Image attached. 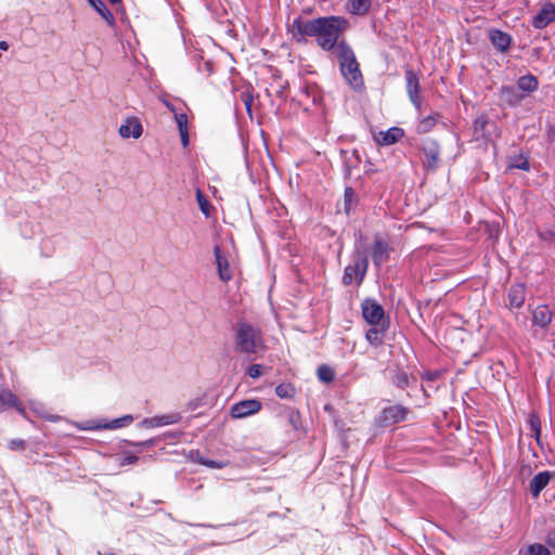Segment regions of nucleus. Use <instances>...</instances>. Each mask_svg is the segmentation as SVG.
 Listing matches in <instances>:
<instances>
[{"label":"nucleus","mask_w":555,"mask_h":555,"mask_svg":"<svg viewBox=\"0 0 555 555\" xmlns=\"http://www.w3.org/2000/svg\"><path fill=\"white\" fill-rule=\"evenodd\" d=\"M349 28L350 23L344 16H323L322 36L318 40V47L325 52H335L340 42H347L345 34Z\"/></svg>","instance_id":"nucleus-1"},{"label":"nucleus","mask_w":555,"mask_h":555,"mask_svg":"<svg viewBox=\"0 0 555 555\" xmlns=\"http://www.w3.org/2000/svg\"><path fill=\"white\" fill-rule=\"evenodd\" d=\"M234 330L236 349L240 352L250 356L264 350L266 347L259 328L246 322H238Z\"/></svg>","instance_id":"nucleus-2"},{"label":"nucleus","mask_w":555,"mask_h":555,"mask_svg":"<svg viewBox=\"0 0 555 555\" xmlns=\"http://www.w3.org/2000/svg\"><path fill=\"white\" fill-rule=\"evenodd\" d=\"M339 62V69L344 78L353 88L363 86V78L356 54L348 42H340L334 52Z\"/></svg>","instance_id":"nucleus-3"},{"label":"nucleus","mask_w":555,"mask_h":555,"mask_svg":"<svg viewBox=\"0 0 555 555\" xmlns=\"http://www.w3.org/2000/svg\"><path fill=\"white\" fill-rule=\"evenodd\" d=\"M369 328L365 337L371 345L380 346L390 326L389 314H362Z\"/></svg>","instance_id":"nucleus-4"},{"label":"nucleus","mask_w":555,"mask_h":555,"mask_svg":"<svg viewBox=\"0 0 555 555\" xmlns=\"http://www.w3.org/2000/svg\"><path fill=\"white\" fill-rule=\"evenodd\" d=\"M315 18H305L298 15L286 24L287 34L296 43H307L314 33Z\"/></svg>","instance_id":"nucleus-5"},{"label":"nucleus","mask_w":555,"mask_h":555,"mask_svg":"<svg viewBox=\"0 0 555 555\" xmlns=\"http://www.w3.org/2000/svg\"><path fill=\"white\" fill-rule=\"evenodd\" d=\"M367 268V257L365 255L358 254L352 263L345 268L343 283L345 285H351L352 283L360 285L366 274Z\"/></svg>","instance_id":"nucleus-6"},{"label":"nucleus","mask_w":555,"mask_h":555,"mask_svg":"<svg viewBox=\"0 0 555 555\" xmlns=\"http://www.w3.org/2000/svg\"><path fill=\"white\" fill-rule=\"evenodd\" d=\"M410 414V410L401 404L386 406L378 415L377 423L380 426H391L404 422Z\"/></svg>","instance_id":"nucleus-7"},{"label":"nucleus","mask_w":555,"mask_h":555,"mask_svg":"<svg viewBox=\"0 0 555 555\" xmlns=\"http://www.w3.org/2000/svg\"><path fill=\"white\" fill-rule=\"evenodd\" d=\"M214 255L219 279L224 283L230 282L234 278L236 270L235 266L230 261V256L223 254L218 245L214 247Z\"/></svg>","instance_id":"nucleus-8"},{"label":"nucleus","mask_w":555,"mask_h":555,"mask_svg":"<svg viewBox=\"0 0 555 555\" xmlns=\"http://www.w3.org/2000/svg\"><path fill=\"white\" fill-rule=\"evenodd\" d=\"M423 153L425 155V160L423 163V168L427 172H434L438 169L440 163V147L435 141H430L424 144Z\"/></svg>","instance_id":"nucleus-9"},{"label":"nucleus","mask_w":555,"mask_h":555,"mask_svg":"<svg viewBox=\"0 0 555 555\" xmlns=\"http://www.w3.org/2000/svg\"><path fill=\"white\" fill-rule=\"evenodd\" d=\"M261 410V402L257 399L243 400L232 405L231 416L243 418L253 415Z\"/></svg>","instance_id":"nucleus-10"},{"label":"nucleus","mask_w":555,"mask_h":555,"mask_svg":"<svg viewBox=\"0 0 555 555\" xmlns=\"http://www.w3.org/2000/svg\"><path fill=\"white\" fill-rule=\"evenodd\" d=\"M405 86L409 98L415 106L421 105V86L418 75L411 68H406L404 72Z\"/></svg>","instance_id":"nucleus-11"},{"label":"nucleus","mask_w":555,"mask_h":555,"mask_svg":"<svg viewBox=\"0 0 555 555\" xmlns=\"http://www.w3.org/2000/svg\"><path fill=\"white\" fill-rule=\"evenodd\" d=\"M14 409L17 413L25 416L26 409L23 402L10 389L0 390V412Z\"/></svg>","instance_id":"nucleus-12"},{"label":"nucleus","mask_w":555,"mask_h":555,"mask_svg":"<svg viewBox=\"0 0 555 555\" xmlns=\"http://www.w3.org/2000/svg\"><path fill=\"white\" fill-rule=\"evenodd\" d=\"M390 247L379 236H376L372 246V259L376 267H380L389 260Z\"/></svg>","instance_id":"nucleus-13"},{"label":"nucleus","mask_w":555,"mask_h":555,"mask_svg":"<svg viewBox=\"0 0 555 555\" xmlns=\"http://www.w3.org/2000/svg\"><path fill=\"white\" fill-rule=\"evenodd\" d=\"M555 21V5L546 3L532 20L534 28L542 29Z\"/></svg>","instance_id":"nucleus-14"},{"label":"nucleus","mask_w":555,"mask_h":555,"mask_svg":"<svg viewBox=\"0 0 555 555\" xmlns=\"http://www.w3.org/2000/svg\"><path fill=\"white\" fill-rule=\"evenodd\" d=\"M142 125L135 117L126 119L125 124H122L119 127V134L125 139H128L130 137L133 139H138L142 135Z\"/></svg>","instance_id":"nucleus-15"},{"label":"nucleus","mask_w":555,"mask_h":555,"mask_svg":"<svg viewBox=\"0 0 555 555\" xmlns=\"http://www.w3.org/2000/svg\"><path fill=\"white\" fill-rule=\"evenodd\" d=\"M554 476V473L551 472H541L537 474L529 483V490L533 498H538L543 489L548 485L551 478Z\"/></svg>","instance_id":"nucleus-16"},{"label":"nucleus","mask_w":555,"mask_h":555,"mask_svg":"<svg viewBox=\"0 0 555 555\" xmlns=\"http://www.w3.org/2000/svg\"><path fill=\"white\" fill-rule=\"evenodd\" d=\"M404 135L403 129L399 127H391L386 131L378 132L375 141L379 145H391L397 143Z\"/></svg>","instance_id":"nucleus-17"},{"label":"nucleus","mask_w":555,"mask_h":555,"mask_svg":"<svg viewBox=\"0 0 555 555\" xmlns=\"http://www.w3.org/2000/svg\"><path fill=\"white\" fill-rule=\"evenodd\" d=\"M489 37L492 44L501 52L507 51L512 43V37L498 29L490 30Z\"/></svg>","instance_id":"nucleus-18"},{"label":"nucleus","mask_w":555,"mask_h":555,"mask_svg":"<svg viewBox=\"0 0 555 555\" xmlns=\"http://www.w3.org/2000/svg\"><path fill=\"white\" fill-rule=\"evenodd\" d=\"M508 304L509 308L518 309L525 301V287L522 284H515L509 288L508 292Z\"/></svg>","instance_id":"nucleus-19"},{"label":"nucleus","mask_w":555,"mask_h":555,"mask_svg":"<svg viewBox=\"0 0 555 555\" xmlns=\"http://www.w3.org/2000/svg\"><path fill=\"white\" fill-rule=\"evenodd\" d=\"M372 0H348L347 9L353 15H365L371 9Z\"/></svg>","instance_id":"nucleus-20"},{"label":"nucleus","mask_w":555,"mask_h":555,"mask_svg":"<svg viewBox=\"0 0 555 555\" xmlns=\"http://www.w3.org/2000/svg\"><path fill=\"white\" fill-rule=\"evenodd\" d=\"M88 2L109 26L115 25L113 13L106 8L102 0H88Z\"/></svg>","instance_id":"nucleus-21"},{"label":"nucleus","mask_w":555,"mask_h":555,"mask_svg":"<svg viewBox=\"0 0 555 555\" xmlns=\"http://www.w3.org/2000/svg\"><path fill=\"white\" fill-rule=\"evenodd\" d=\"M518 555H552L547 545L541 543H532L521 548Z\"/></svg>","instance_id":"nucleus-22"},{"label":"nucleus","mask_w":555,"mask_h":555,"mask_svg":"<svg viewBox=\"0 0 555 555\" xmlns=\"http://www.w3.org/2000/svg\"><path fill=\"white\" fill-rule=\"evenodd\" d=\"M358 204V198L354 190L352 188H346L344 192V205L346 214H350L354 210Z\"/></svg>","instance_id":"nucleus-23"},{"label":"nucleus","mask_w":555,"mask_h":555,"mask_svg":"<svg viewBox=\"0 0 555 555\" xmlns=\"http://www.w3.org/2000/svg\"><path fill=\"white\" fill-rule=\"evenodd\" d=\"M275 395L281 399H294L296 388L291 383H282L275 387Z\"/></svg>","instance_id":"nucleus-24"},{"label":"nucleus","mask_w":555,"mask_h":555,"mask_svg":"<svg viewBox=\"0 0 555 555\" xmlns=\"http://www.w3.org/2000/svg\"><path fill=\"white\" fill-rule=\"evenodd\" d=\"M517 86L522 91L532 92L538 87V80L532 75H526L518 79Z\"/></svg>","instance_id":"nucleus-25"},{"label":"nucleus","mask_w":555,"mask_h":555,"mask_svg":"<svg viewBox=\"0 0 555 555\" xmlns=\"http://www.w3.org/2000/svg\"><path fill=\"white\" fill-rule=\"evenodd\" d=\"M439 117L440 115L438 113H433L429 116L424 117L418 124V132L426 133L430 131L435 127Z\"/></svg>","instance_id":"nucleus-26"},{"label":"nucleus","mask_w":555,"mask_h":555,"mask_svg":"<svg viewBox=\"0 0 555 555\" xmlns=\"http://www.w3.org/2000/svg\"><path fill=\"white\" fill-rule=\"evenodd\" d=\"M318 378L323 383H331L335 378V371L327 364H322L317 370Z\"/></svg>","instance_id":"nucleus-27"},{"label":"nucleus","mask_w":555,"mask_h":555,"mask_svg":"<svg viewBox=\"0 0 555 555\" xmlns=\"http://www.w3.org/2000/svg\"><path fill=\"white\" fill-rule=\"evenodd\" d=\"M474 135L477 141L486 137V117L483 115L477 117L474 121Z\"/></svg>","instance_id":"nucleus-28"},{"label":"nucleus","mask_w":555,"mask_h":555,"mask_svg":"<svg viewBox=\"0 0 555 555\" xmlns=\"http://www.w3.org/2000/svg\"><path fill=\"white\" fill-rule=\"evenodd\" d=\"M196 201H197V204H198V207H199L201 211L206 217H209L211 205H210L209 201L206 198V196L203 194V192L201 190L196 191Z\"/></svg>","instance_id":"nucleus-29"},{"label":"nucleus","mask_w":555,"mask_h":555,"mask_svg":"<svg viewBox=\"0 0 555 555\" xmlns=\"http://www.w3.org/2000/svg\"><path fill=\"white\" fill-rule=\"evenodd\" d=\"M362 312H384V309L376 300L367 298L362 302Z\"/></svg>","instance_id":"nucleus-30"},{"label":"nucleus","mask_w":555,"mask_h":555,"mask_svg":"<svg viewBox=\"0 0 555 555\" xmlns=\"http://www.w3.org/2000/svg\"><path fill=\"white\" fill-rule=\"evenodd\" d=\"M508 166L509 168H517L521 170H529L530 168L528 159L522 155L513 157Z\"/></svg>","instance_id":"nucleus-31"},{"label":"nucleus","mask_w":555,"mask_h":555,"mask_svg":"<svg viewBox=\"0 0 555 555\" xmlns=\"http://www.w3.org/2000/svg\"><path fill=\"white\" fill-rule=\"evenodd\" d=\"M532 325L544 328L552 321V314H532Z\"/></svg>","instance_id":"nucleus-32"},{"label":"nucleus","mask_w":555,"mask_h":555,"mask_svg":"<svg viewBox=\"0 0 555 555\" xmlns=\"http://www.w3.org/2000/svg\"><path fill=\"white\" fill-rule=\"evenodd\" d=\"M393 384L399 388H404L409 384V375L405 372H398L393 377Z\"/></svg>","instance_id":"nucleus-33"},{"label":"nucleus","mask_w":555,"mask_h":555,"mask_svg":"<svg viewBox=\"0 0 555 555\" xmlns=\"http://www.w3.org/2000/svg\"><path fill=\"white\" fill-rule=\"evenodd\" d=\"M158 417H159V422L162 423V426L176 424L180 420V416L177 413L168 414V415H162V416H158Z\"/></svg>","instance_id":"nucleus-34"},{"label":"nucleus","mask_w":555,"mask_h":555,"mask_svg":"<svg viewBox=\"0 0 555 555\" xmlns=\"http://www.w3.org/2000/svg\"><path fill=\"white\" fill-rule=\"evenodd\" d=\"M132 422V416L127 415L118 420H114L109 425H105L104 428H118L120 426H124L125 424H129Z\"/></svg>","instance_id":"nucleus-35"},{"label":"nucleus","mask_w":555,"mask_h":555,"mask_svg":"<svg viewBox=\"0 0 555 555\" xmlns=\"http://www.w3.org/2000/svg\"><path fill=\"white\" fill-rule=\"evenodd\" d=\"M8 448L12 451H24L26 442L23 439H12L9 441Z\"/></svg>","instance_id":"nucleus-36"},{"label":"nucleus","mask_w":555,"mask_h":555,"mask_svg":"<svg viewBox=\"0 0 555 555\" xmlns=\"http://www.w3.org/2000/svg\"><path fill=\"white\" fill-rule=\"evenodd\" d=\"M322 23H323V16L315 17V23L313 27V35L312 38L315 40V43L318 44L319 38L322 36Z\"/></svg>","instance_id":"nucleus-37"},{"label":"nucleus","mask_w":555,"mask_h":555,"mask_svg":"<svg viewBox=\"0 0 555 555\" xmlns=\"http://www.w3.org/2000/svg\"><path fill=\"white\" fill-rule=\"evenodd\" d=\"M247 374L251 378H258L263 374V366L261 364H251L248 367Z\"/></svg>","instance_id":"nucleus-38"},{"label":"nucleus","mask_w":555,"mask_h":555,"mask_svg":"<svg viewBox=\"0 0 555 555\" xmlns=\"http://www.w3.org/2000/svg\"><path fill=\"white\" fill-rule=\"evenodd\" d=\"M139 461V457L131 453H125L124 456L120 459L119 465L126 466L135 464Z\"/></svg>","instance_id":"nucleus-39"},{"label":"nucleus","mask_w":555,"mask_h":555,"mask_svg":"<svg viewBox=\"0 0 555 555\" xmlns=\"http://www.w3.org/2000/svg\"><path fill=\"white\" fill-rule=\"evenodd\" d=\"M442 375L441 371H426L422 374V378L426 382H434Z\"/></svg>","instance_id":"nucleus-40"},{"label":"nucleus","mask_w":555,"mask_h":555,"mask_svg":"<svg viewBox=\"0 0 555 555\" xmlns=\"http://www.w3.org/2000/svg\"><path fill=\"white\" fill-rule=\"evenodd\" d=\"M176 120L178 124L179 132H185L186 130V124H188V116L185 114H179L176 116Z\"/></svg>","instance_id":"nucleus-41"},{"label":"nucleus","mask_w":555,"mask_h":555,"mask_svg":"<svg viewBox=\"0 0 555 555\" xmlns=\"http://www.w3.org/2000/svg\"><path fill=\"white\" fill-rule=\"evenodd\" d=\"M545 544L555 550V527L547 532L545 537Z\"/></svg>","instance_id":"nucleus-42"},{"label":"nucleus","mask_w":555,"mask_h":555,"mask_svg":"<svg viewBox=\"0 0 555 555\" xmlns=\"http://www.w3.org/2000/svg\"><path fill=\"white\" fill-rule=\"evenodd\" d=\"M204 464L210 468H223L225 466L224 463L222 462H217V461H205Z\"/></svg>","instance_id":"nucleus-43"},{"label":"nucleus","mask_w":555,"mask_h":555,"mask_svg":"<svg viewBox=\"0 0 555 555\" xmlns=\"http://www.w3.org/2000/svg\"><path fill=\"white\" fill-rule=\"evenodd\" d=\"M144 423L147 424L150 427H159V426H162V423L159 422V417L158 416H154L152 418L145 420Z\"/></svg>","instance_id":"nucleus-44"},{"label":"nucleus","mask_w":555,"mask_h":555,"mask_svg":"<svg viewBox=\"0 0 555 555\" xmlns=\"http://www.w3.org/2000/svg\"><path fill=\"white\" fill-rule=\"evenodd\" d=\"M531 430H535V428H541L540 420L537 416H531L530 418Z\"/></svg>","instance_id":"nucleus-45"},{"label":"nucleus","mask_w":555,"mask_h":555,"mask_svg":"<svg viewBox=\"0 0 555 555\" xmlns=\"http://www.w3.org/2000/svg\"><path fill=\"white\" fill-rule=\"evenodd\" d=\"M180 137H181V142L183 144V146H186L189 144V134H188V129L185 130V132H180Z\"/></svg>","instance_id":"nucleus-46"},{"label":"nucleus","mask_w":555,"mask_h":555,"mask_svg":"<svg viewBox=\"0 0 555 555\" xmlns=\"http://www.w3.org/2000/svg\"><path fill=\"white\" fill-rule=\"evenodd\" d=\"M251 102H253V98L250 95H247L246 99H244L245 107H246L247 112H249V113H250Z\"/></svg>","instance_id":"nucleus-47"},{"label":"nucleus","mask_w":555,"mask_h":555,"mask_svg":"<svg viewBox=\"0 0 555 555\" xmlns=\"http://www.w3.org/2000/svg\"><path fill=\"white\" fill-rule=\"evenodd\" d=\"M540 435H541V428H535V430L532 431V436L535 438L538 443H540Z\"/></svg>","instance_id":"nucleus-48"},{"label":"nucleus","mask_w":555,"mask_h":555,"mask_svg":"<svg viewBox=\"0 0 555 555\" xmlns=\"http://www.w3.org/2000/svg\"><path fill=\"white\" fill-rule=\"evenodd\" d=\"M9 49V43L7 41H0V50L7 51Z\"/></svg>","instance_id":"nucleus-49"},{"label":"nucleus","mask_w":555,"mask_h":555,"mask_svg":"<svg viewBox=\"0 0 555 555\" xmlns=\"http://www.w3.org/2000/svg\"><path fill=\"white\" fill-rule=\"evenodd\" d=\"M152 440H149V441H144V442H139V443H134L135 446H152Z\"/></svg>","instance_id":"nucleus-50"},{"label":"nucleus","mask_w":555,"mask_h":555,"mask_svg":"<svg viewBox=\"0 0 555 555\" xmlns=\"http://www.w3.org/2000/svg\"><path fill=\"white\" fill-rule=\"evenodd\" d=\"M112 4H118L121 3V0H108Z\"/></svg>","instance_id":"nucleus-51"},{"label":"nucleus","mask_w":555,"mask_h":555,"mask_svg":"<svg viewBox=\"0 0 555 555\" xmlns=\"http://www.w3.org/2000/svg\"><path fill=\"white\" fill-rule=\"evenodd\" d=\"M57 420H59V416H51V417H49V421H51V422H55Z\"/></svg>","instance_id":"nucleus-52"},{"label":"nucleus","mask_w":555,"mask_h":555,"mask_svg":"<svg viewBox=\"0 0 555 555\" xmlns=\"http://www.w3.org/2000/svg\"><path fill=\"white\" fill-rule=\"evenodd\" d=\"M305 13H310L311 12V9H307L304 11Z\"/></svg>","instance_id":"nucleus-53"},{"label":"nucleus","mask_w":555,"mask_h":555,"mask_svg":"<svg viewBox=\"0 0 555 555\" xmlns=\"http://www.w3.org/2000/svg\"><path fill=\"white\" fill-rule=\"evenodd\" d=\"M109 555H114V554H109Z\"/></svg>","instance_id":"nucleus-54"},{"label":"nucleus","mask_w":555,"mask_h":555,"mask_svg":"<svg viewBox=\"0 0 555 555\" xmlns=\"http://www.w3.org/2000/svg\"><path fill=\"white\" fill-rule=\"evenodd\" d=\"M98 555H101L100 553Z\"/></svg>","instance_id":"nucleus-55"}]
</instances>
